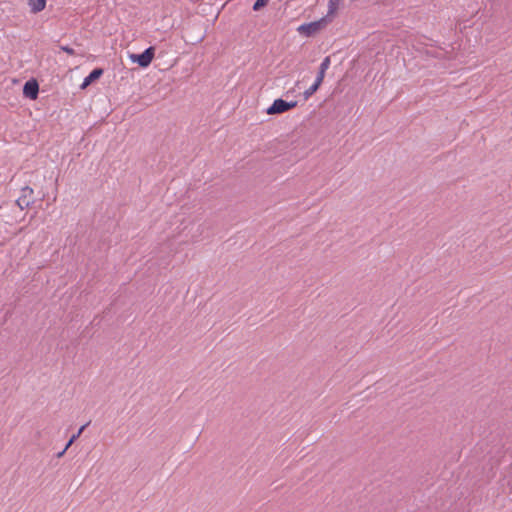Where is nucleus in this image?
Segmentation results:
<instances>
[{
	"label": "nucleus",
	"mask_w": 512,
	"mask_h": 512,
	"mask_svg": "<svg viewBox=\"0 0 512 512\" xmlns=\"http://www.w3.org/2000/svg\"><path fill=\"white\" fill-rule=\"evenodd\" d=\"M17 204L21 207V209H23V207L20 204V200L17 201Z\"/></svg>",
	"instance_id": "4468645a"
},
{
	"label": "nucleus",
	"mask_w": 512,
	"mask_h": 512,
	"mask_svg": "<svg viewBox=\"0 0 512 512\" xmlns=\"http://www.w3.org/2000/svg\"><path fill=\"white\" fill-rule=\"evenodd\" d=\"M342 1L343 0H329L328 1V11H327V15L325 17H327V19L329 21H331L332 18L336 15Z\"/></svg>",
	"instance_id": "6e6552de"
},
{
	"label": "nucleus",
	"mask_w": 512,
	"mask_h": 512,
	"mask_svg": "<svg viewBox=\"0 0 512 512\" xmlns=\"http://www.w3.org/2000/svg\"><path fill=\"white\" fill-rule=\"evenodd\" d=\"M66 451H67V450H65V448L63 449V451H59V453H58L57 457H58V458L62 457V456L65 454V452H66Z\"/></svg>",
	"instance_id": "ddd939ff"
},
{
	"label": "nucleus",
	"mask_w": 512,
	"mask_h": 512,
	"mask_svg": "<svg viewBox=\"0 0 512 512\" xmlns=\"http://www.w3.org/2000/svg\"><path fill=\"white\" fill-rule=\"evenodd\" d=\"M297 106L296 101L287 102L283 99H276L270 107L266 110L268 115L282 114Z\"/></svg>",
	"instance_id": "7ed1b4c3"
},
{
	"label": "nucleus",
	"mask_w": 512,
	"mask_h": 512,
	"mask_svg": "<svg viewBox=\"0 0 512 512\" xmlns=\"http://www.w3.org/2000/svg\"><path fill=\"white\" fill-rule=\"evenodd\" d=\"M61 49L64 52H66L67 54H69V55H74L75 54L74 49H72V48H70L68 46H63V47H61Z\"/></svg>",
	"instance_id": "9b49d317"
},
{
	"label": "nucleus",
	"mask_w": 512,
	"mask_h": 512,
	"mask_svg": "<svg viewBox=\"0 0 512 512\" xmlns=\"http://www.w3.org/2000/svg\"><path fill=\"white\" fill-rule=\"evenodd\" d=\"M23 191H24V192H28L30 195H31V194H33V189H32V188H30V187H25V188L23 189Z\"/></svg>",
	"instance_id": "f8f14e48"
},
{
	"label": "nucleus",
	"mask_w": 512,
	"mask_h": 512,
	"mask_svg": "<svg viewBox=\"0 0 512 512\" xmlns=\"http://www.w3.org/2000/svg\"><path fill=\"white\" fill-rule=\"evenodd\" d=\"M330 63H331V60H330L329 56H327L323 59V61L320 64L318 75L316 77L314 84L311 85L303 93L305 100H308L319 89V87L321 86V84L323 83V80L325 78L326 71L330 67Z\"/></svg>",
	"instance_id": "f257e3e1"
},
{
	"label": "nucleus",
	"mask_w": 512,
	"mask_h": 512,
	"mask_svg": "<svg viewBox=\"0 0 512 512\" xmlns=\"http://www.w3.org/2000/svg\"><path fill=\"white\" fill-rule=\"evenodd\" d=\"M103 74V70L100 68L94 69L87 77L84 78L81 89H86L93 81L99 79Z\"/></svg>",
	"instance_id": "423d86ee"
},
{
	"label": "nucleus",
	"mask_w": 512,
	"mask_h": 512,
	"mask_svg": "<svg viewBox=\"0 0 512 512\" xmlns=\"http://www.w3.org/2000/svg\"><path fill=\"white\" fill-rule=\"evenodd\" d=\"M268 1H269V0H256L255 4H254V6H253V9H254L255 11L260 10L261 8H263L264 6H266V5H267Z\"/></svg>",
	"instance_id": "9d476101"
},
{
	"label": "nucleus",
	"mask_w": 512,
	"mask_h": 512,
	"mask_svg": "<svg viewBox=\"0 0 512 512\" xmlns=\"http://www.w3.org/2000/svg\"><path fill=\"white\" fill-rule=\"evenodd\" d=\"M39 94V85L35 79L29 80L24 84L23 95L31 100H36Z\"/></svg>",
	"instance_id": "39448f33"
},
{
	"label": "nucleus",
	"mask_w": 512,
	"mask_h": 512,
	"mask_svg": "<svg viewBox=\"0 0 512 512\" xmlns=\"http://www.w3.org/2000/svg\"><path fill=\"white\" fill-rule=\"evenodd\" d=\"M154 54H155L154 48L149 47L141 54H138V55L132 54L130 56V58L133 62H136L139 64V66L145 68L151 64V62L154 58Z\"/></svg>",
	"instance_id": "20e7f679"
},
{
	"label": "nucleus",
	"mask_w": 512,
	"mask_h": 512,
	"mask_svg": "<svg viewBox=\"0 0 512 512\" xmlns=\"http://www.w3.org/2000/svg\"><path fill=\"white\" fill-rule=\"evenodd\" d=\"M47 0H27L30 12L37 14L43 11L46 7Z\"/></svg>",
	"instance_id": "0eeeda50"
},
{
	"label": "nucleus",
	"mask_w": 512,
	"mask_h": 512,
	"mask_svg": "<svg viewBox=\"0 0 512 512\" xmlns=\"http://www.w3.org/2000/svg\"><path fill=\"white\" fill-rule=\"evenodd\" d=\"M87 424L81 426L76 434H74L68 441V443L65 446V450H68V448L80 437L84 429L86 428Z\"/></svg>",
	"instance_id": "1a4fd4ad"
},
{
	"label": "nucleus",
	"mask_w": 512,
	"mask_h": 512,
	"mask_svg": "<svg viewBox=\"0 0 512 512\" xmlns=\"http://www.w3.org/2000/svg\"><path fill=\"white\" fill-rule=\"evenodd\" d=\"M329 22L330 21L327 19V17H323L317 21L300 25L297 28V31L303 36L311 37L322 31Z\"/></svg>",
	"instance_id": "f03ea898"
}]
</instances>
